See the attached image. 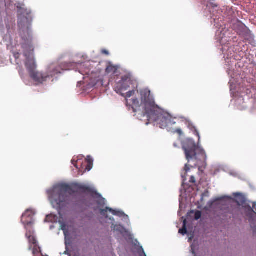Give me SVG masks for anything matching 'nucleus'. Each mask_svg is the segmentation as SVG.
Returning a JSON list of instances; mask_svg holds the SVG:
<instances>
[{
  "instance_id": "a211bd4d",
  "label": "nucleus",
  "mask_w": 256,
  "mask_h": 256,
  "mask_svg": "<svg viewBox=\"0 0 256 256\" xmlns=\"http://www.w3.org/2000/svg\"><path fill=\"white\" fill-rule=\"evenodd\" d=\"M201 216H202V212L200 211L197 210L195 214H194L195 220H199L201 218Z\"/></svg>"
},
{
  "instance_id": "20e7f679",
  "label": "nucleus",
  "mask_w": 256,
  "mask_h": 256,
  "mask_svg": "<svg viewBox=\"0 0 256 256\" xmlns=\"http://www.w3.org/2000/svg\"><path fill=\"white\" fill-rule=\"evenodd\" d=\"M146 118L148 121L157 122V124L162 128H167L169 130L172 128V126L176 124V118H172L168 114L158 108L154 112L148 115Z\"/></svg>"
},
{
  "instance_id": "4468645a",
  "label": "nucleus",
  "mask_w": 256,
  "mask_h": 256,
  "mask_svg": "<svg viewBox=\"0 0 256 256\" xmlns=\"http://www.w3.org/2000/svg\"><path fill=\"white\" fill-rule=\"evenodd\" d=\"M235 30L237 31V33L240 34L245 29V25L239 20H238L234 25Z\"/></svg>"
},
{
  "instance_id": "0eeeda50",
  "label": "nucleus",
  "mask_w": 256,
  "mask_h": 256,
  "mask_svg": "<svg viewBox=\"0 0 256 256\" xmlns=\"http://www.w3.org/2000/svg\"><path fill=\"white\" fill-rule=\"evenodd\" d=\"M26 236L28 240V250H32L33 256H39L41 253L40 248L34 235L33 230L26 232Z\"/></svg>"
},
{
  "instance_id": "a878e982",
  "label": "nucleus",
  "mask_w": 256,
  "mask_h": 256,
  "mask_svg": "<svg viewBox=\"0 0 256 256\" xmlns=\"http://www.w3.org/2000/svg\"><path fill=\"white\" fill-rule=\"evenodd\" d=\"M250 210L251 212H254L256 215V212H254L251 208H250Z\"/></svg>"
},
{
  "instance_id": "c85d7f7f",
  "label": "nucleus",
  "mask_w": 256,
  "mask_h": 256,
  "mask_svg": "<svg viewBox=\"0 0 256 256\" xmlns=\"http://www.w3.org/2000/svg\"><path fill=\"white\" fill-rule=\"evenodd\" d=\"M174 146H175V147H177V146H178L177 144H176V143H174Z\"/></svg>"
},
{
  "instance_id": "393cba45",
  "label": "nucleus",
  "mask_w": 256,
  "mask_h": 256,
  "mask_svg": "<svg viewBox=\"0 0 256 256\" xmlns=\"http://www.w3.org/2000/svg\"><path fill=\"white\" fill-rule=\"evenodd\" d=\"M18 56H19V54L18 53L14 54L15 58H18Z\"/></svg>"
},
{
  "instance_id": "f3484780",
  "label": "nucleus",
  "mask_w": 256,
  "mask_h": 256,
  "mask_svg": "<svg viewBox=\"0 0 256 256\" xmlns=\"http://www.w3.org/2000/svg\"><path fill=\"white\" fill-rule=\"evenodd\" d=\"M186 220H184L182 228L179 230L178 232L182 235H184L187 233V230L186 228Z\"/></svg>"
},
{
  "instance_id": "f03ea898",
  "label": "nucleus",
  "mask_w": 256,
  "mask_h": 256,
  "mask_svg": "<svg viewBox=\"0 0 256 256\" xmlns=\"http://www.w3.org/2000/svg\"><path fill=\"white\" fill-rule=\"evenodd\" d=\"M140 98V102L137 98H132V108L134 112H141L143 116L152 114L156 109L158 110L159 106L156 104L153 96L150 90L144 88L138 91Z\"/></svg>"
},
{
  "instance_id": "bb28decb",
  "label": "nucleus",
  "mask_w": 256,
  "mask_h": 256,
  "mask_svg": "<svg viewBox=\"0 0 256 256\" xmlns=\"http://www.w3.org/2000/svg\"><path fill=\"white\" fill-rule=\"evenodd\" d=\"M196 135L198 136V139L200 140V136L199 134H198V132H196Z\"/></svg>"
},
{
  "instance_id": "c756f323",
  "label": "nucleus",
  "mask_w": 256,
  "mask_h": 256,
  "mask_svg": "<svg viewBox=\"0 0 256 256\" xmlns=\"http://www.w3.org/2000/svg\"><path fill=\"white\" fill-rule=\"evenodd\" d=\"M110 220H114V218H110Z\"/></svg>"
},
{
  "instance_id": "9b49d317",
  "label": "nucleus",
  "mask_w": 256,
  "mask_h": 256,
  "mask_svg": "<svg viewBox=\"0 0 256 256\" xmlns=\"http://www.w3.org/2000/svg\"><path fill=\"white\" fill-rule=\"evenodd\" d=\"M30 78L36 82L42 84L47 80L48 76L46 74H43L38 71L30 74Z\"/></svg>"
},
{
  "instance_id": "2eb2a0df",
  "label": "nucleus",
  "mask_w": 256,
  "mask_h": 256,
  "mask_svg": "<svg viewBox=\"0 0 256 256\" xmlns=\"http://www.w3.org/2000/svg\"><path fill=\"white\" fill-rule=\"evenodd\" d=\"M80 72L81 73L82 75L86 74V75L88 76V77L90 76V78L91 80V83H92V86H95L98 83V81L100 80V79L98 78L96 79L93 80V75H94L95 74H93L92 72V76H90V70H88V71L86 72L85 74L82 73L81 71H80Z\"/></svg>"
},
{
  "instance_id": "cd10ccee",
  "label": "nucleus",
  "mask_w": 256,
  "mask_h": 256,
  "mask_svg": "<svg viewBox=\"0 0 256 256\" xmlns=\"http://www.w3.org/2000/svg\"><path fill=\"white\" fill-rule=\"evenodd\" d=\"M72 163L74 165V166H75L76 167V168H77L76 165V164H74V160H72Z\"/></svg>"
},
{
  "instance_id": "9d476101",
  "label": "nucleus",
  "mask_w": 256,
  "mask_h": 256,
  "mask_svg": "<svg viewBox=\"0 0 256 256\" xmlns=\"http://www.w3.org/2000/svg\"><path fill=\"white\" fill-rule=\"evenodd\" d=\"M62 70V69L60 66L52 64L48 66L46 74L48 78H52L56 74H60Z\"/></svg>"
},
{
  "instance_id": "412c9836",
  "label": "nucleus",
  "mask_w": 256,
  "mask_h": 256,
  "mask_svg": "<svg viewBox=\"0 0 256 256\" xmlns=\"http://www.w3.org/2000/svg\"><path fill=\"white\" fill-rule=\"evenodd\" d=\"M118 227H121L120 226H116V225H114V224H112V228H114V230H120L118 228Z\"/></svg>"
},
{
  "instance_id": "7ed1b4c3",
  "label": "nucleus",
  "mask_w": 256,
  "mask_h": 256,
  "mask_svg": "<svg viewBox=\"0 0 256 256\" xmlns=\"http://www.w3.org/2000/svg\"><path fill=\"white\" fill-rule=\"evenodd\" d=\"M182 147L184 151L186 158L188 162L190 160H195V166L200 164V162L205 161L206 155L204 149L196 144L194 140L190 138H187L182 142Z\"/></svg>"
},
{
  "instance_id": "6ab92c4d",
  "label": "nucleus",
  "mask_w": 256,
  "mask_h": 256,
  "mask_svg": "<svg viewBox=\"0 0 256 256\" xmlns=\"http://www.w3.org/2000/svg\"><path fill=\"white\" fill-rule=\"evenodd\" d=\"M135 91L134 90H130L127 92L124 96L126 98L131 97L134 94Z\"/></svg>"
},
{
  "instance_id": "1a4fd4ad",
  "label": "nucleus",
  "mask_w": 256,
  "mask_h": 256,
  "mask_svg": "<svg viewBox=\"0 0 256 256\" xmlns=\"http://www.w3.org/2000/svg\"><path fill=\"white\" fill-rule=\"evenodd\" d=\"M32 210H26L22 215L21 220L24 226H31L34 224L33 216Z\"/></svg>"
},
{
  "instance_id": "6e6552de",
  "label": "nucleus",
  "mask_w": 256,
  "mask_h": 256,
  "mask_svg": "<svg viewBox=\"0 0 256 256\" xmlns=\"http://www.w3.org/2000/svg\"><path fill=\"white\" fill-rule=\"evenodd\" d=\"M32 21V18L30 13H27L26 16L20 15L18 19V26L20 29L24 28H29Z\"/></svg>"
},
{
  "instance_id": "423d86ee",
  "label": "nucleus",
  "mask_w": 256,
  "mask_h": 256,
  "mask_svg": "<svg viewBox=\"0 0 256 256\" xmlns=\"http://www.w3.org/2000/svg\"><path fill=\"white\" fill-rule=\"evenodd\" d=\"M132 80L131 77L128 75L122 76L120 80L116 82L114 86L115 91L118 94H120L122 96V92L126 90L132 84Z\"/></svg>"
},
{
  "instance_id": "f257e3e1",
  "label": "nucleus",
  "mask_w": 256,
  "mask_h": 256,
  "mask_svg": "<svg viewBox=\"0 0 256 256\" xmlns=\"http://www.w3.org/2000/svg\"><path fill=\"white\" fill-rule=\"evenodd\" d=\"M88 192L92 196L100 195L92 188L84 184H73L71 185L66 184H58L52 188L47 190V194L52 204L58 207L64 205L67 198L66 194H72L77 192Z\"/></svg>"
},
{
  "instance_id": "5701e85b",
  "label": "nucleus",
  "mask_w": 256,
  "mask_h": 256,
  "mask_svg": "<svg viewBox=\"0 0 256 256\" xmlns=\"http://www.w3.org/2000/svg\"><path fill=\"white\" fill-rule=\"evenodd\" d=\"M190 170V167L189 164H186L184 166V170L186 172H187L188 171H189Z\"/></svg>"
},
{
  "instance_id": "dca6fc26",
  "label": "nucleus",
  "mask_w": 256,
  "mask_h": 256,
  "mask_svg": "<svg viewBox=\"0 0 256 256\" xmlns=\"http://www.w3.org/2000/svg\"><path fill=\"white\" fill-rule=\"evenodd\" d=\"M86 160L87 162L86 170L89 171L92 168V166L93 164V160H92L90 156H88Z\"/></svg>"
},
{
  "instance_id": "f8f14e48",
  "label": "nucleus",
  "mask_w": 256,
  "mask_h": 256,
  "mask_svg": "<svg viewBox=\"0 0 256 256\" xmlns=\"http://www.w3.org/2000/svg\"><path fill=\"white\" fill-rule=\"evenodd\" d=\"M110 212L112 213L113 215L117 216H122L124 214V212H122L118 211L116 210H114L112 208L106 207L105 209H101L100 210V214L104 216L106 218H108L107 215V212Z\"/></svg>"
},
{
  "instance_id": "b1692460",
  "label": "nucleus",
  "mask_w": 256,
  "mask_h": 256,
  "mask_svg": "<svg viewBox=\"0 0 256 256\" xmlns=\"http://www.w3.org/2000/svg\"><path fill=\"white\" fill-rule=\"evenodd\" d=\"M102 53L106 55L109 54V52L106 50H102Z\"/></svg>"
},
{
  "instance_id": "ddd939ff",
  "label": "nucleus",
  "mask_w": 256,
  "mask_h": 256,
  "mask_svg": "<svg viewBox=\"0 0 256 256\" xmlns=\"http://www.w3.org/2000/svg\"><path fill=\"white\" fill-rule=\"evenodd\" d=\"M118 66L112 64L111 62H108L106 66V72L107 74H116L118 70Z\"/></svg>"
},
{
  "instance_id": "4be33fe9",
  "label": "nucleus",
  "mask_w": 256,
  "mask_h": 256,
  "mask_svg": "<svg viewBox=\"0 0 256 256\" xmlns=\"http://www.w3.org/2000/svg\"><path fill=\"white\" fill-rule=\"evenodd\" d=\"M189 182L191 183H195L196 182V180L194 176H191L190 178V180Z\"/></svg>"
},
{
  "instance_id": "39448f33",
  "label": "nucleus",
  "mask_w": 256,
  "mask_h": 256,
  "mask_svg": "<svg viewBox=\"0 0 256 256\" xmlns=\"http://www.w3.org/2000/svg\"><path fill=\"white\" fill-rule=\"evenodd\" d=\"M22 48L24 50V54L26 57L25 66L30 74L34 72L36 68V64L33 56L34 48L32 44V38L30 36L24 40L22 44Z\"/></svg>"
},
{
  "instance_id": "aec40b11",
  "label": "nucleus",
  "mask_w": 256,
  "mask_h": 256,
  "mask_svg": "<svg viewBox=\"0 0 256 256\" xmlns=\"http://www.w3.org/2000/svg\"><path fill=\"white\" fill-rule=\"evenodd\" d=\"M174 132H176L178 133L180 136H181L182 134V132L180 128H176L173 131Z\"/></svg>"
}]
</instances>
